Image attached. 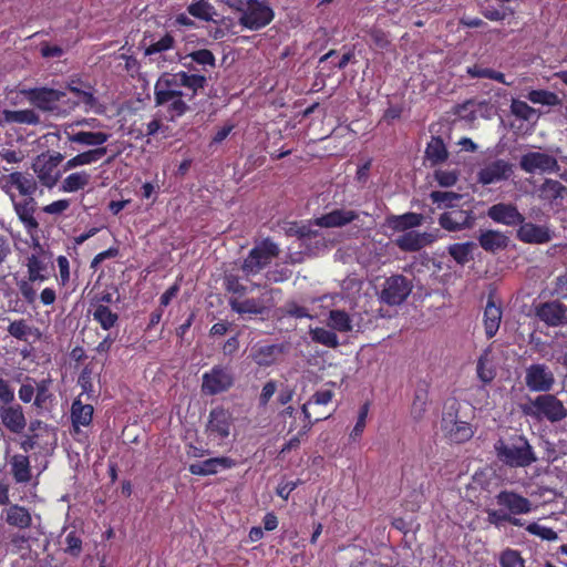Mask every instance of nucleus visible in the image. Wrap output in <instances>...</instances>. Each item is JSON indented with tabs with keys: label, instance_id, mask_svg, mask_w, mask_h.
Segmentation results:
<instances>
[{
	"label": "nucleus",
	"instance_id": "nucleus-1",
	"mask_svg": "<svg viewBox=\"0 0 567 567\" xmlns=\"http://www.w3.org/2000/svg\"><path fill=\"white\" fill-rule=\"evenodd\" d=\"M207 85V78L199 73L178 71L163 73L154 85L156 106H166L171 120L182 117L189 111L188 102L193 101Z\"/></svg>",
	"mask_w": 567,
	"mask_h": 567
},
{
	"label": "nucleus",
	"instance_id": "nucleus-2",
	"mask_svg": "<svg viewBox=\"0 0 567 567\" xmlns=\"http://www.w3.org/2000/svg\"><path fill=\"white\" fill-rule=\"evenodd\" d=\"M494 502L497 508L486 509V520L495 528L504 527L506 524L524 527L526 522L519 516L527 515L534 509L529 498L512 489L499 491L494 496Z\"/></svg>",
	"mask_w": 567,
	"mask_h": 567
},
{
	"label": "nucleus",
	"instance_id": "nucleus-3",
	"mask_svg": "<svg viewBox=\"0 0 567 567\" xmlns=\"http://www.w3.org/2000/svg\"><path fill=\"white\" fill-rule=\"evenodd\" d=\"M9 178L11 189L18 192V195L14 193L11 194L14 209L19 218L28 228L33 245H35V237L33 235V231L35 230V202L32 197V194L35 190V183L30 181L20 172L11 173Z\"/></svg>",
	"mask_w": 567,
	"mask_h": 567
},
{
	"label": "nucleus",
	"instance_id": "nucleus-4",
	"mask_svg": "<svg viewBox=\"0 0 567 567\" xmlns=\"http://www.w3.org/2000/svg\"><path fill=\"white\" fill-rule=\"evenodd\" d=\"M497 460L511 468H524L537 461L533 446L524 435L498 439L494 443Z\"/></svg>",
	"mask_w": 567,
	"mask_h": 567
},
{
	"label": "nucleus",
	"instance_id": "nucleus-5",
	"mask_svg": "<svg viewBox=\"0 0 567 567\" xmlns=\"http://www.w3.org/2000/svg\"><path fill=\"white\" fill-rule=\"evenodd\" d=\"M520 411L525 416L535 420H546L556 423L567 417V409L564 403L550 393L539 394L534 399H528L526 403L520 404Z\"/></svg>",
	"mask_w": 567,
	"mask_h": 567
},
{
	"label": "nucleus",
	"instance_id": "nucleus-6",
	"mask_svg": "<svg viewBox=\"0 0 567 567\" xmlns=\"http://www.w3.org/2000/svg\"><path fill=\"white\" fill-rule=\"evenodd\" d=\"M235 384L233 369L226 364H215L202 375L200 391L204 395L214 396L228 392Z\"/></svg>",
	"mask_w": 567,
	"mask_h": 567
},
{
	"label": "nucleus",
	"instance_id": "nucleus-7",
	"mask_svg": "<svg viewBox=\"0 0 567 567\" xmlns=\"http://www.w3.org/2000/svg\"><path fill=\"white\" fill-rule=\"evenodd\" d=\"M64 159V155L60 151L42 152L38 155V182L48 188H53L61 179L64 169V165L61 167V163Z\"/></svg>",
	"mask_w": 567,
	"mask_h": 567
},
{
	"label": "nucleus",
	"instance_id": "nucleus-8",
	"mask_svg": "<svg viewBox=\"0 0 567 567\" xmlns=\"http://www.w3.org/2000/svg\"><path fill=\"white\" fill-rule=\"evenodd\" d=\"M234 417L231 412L224 406H216L209 411L205 425V433L210 442L220 446L230 435Z\"/></svg>",
	"mask_w": 567,
	"mask_h": 567
},
{
	"label": "nucleus",
	"instance_id": "nucleus-9",
	"mask_svg": "<svg viewBox=\"0 0 567 567\" xmlns=\"http://www.w3.org/2000/svg\"><path fill=\"white\" fill-rule=\"evenodd\" d=\"M279 255L278 246L269 239L255 246L244 259L241 270L246 277L259 274Z\"/></svg>",
	"mask_w": 567,
	"mask_h": 567
},
{
	"label": "nucleus",
	"instance_id": "nucleus-10",
	"mask_svg": "<svg viewBox=\"0 0 567 567\" xmlns=\"http://www.w3.org/2000/svg\"><path fill=\"white\" fill-rule=\"evenodd\" d=\"M275 18L271 7L264 0H248L241 11L239 24L248 30L257 31L268 25Z\"/></svg>",
	"mask_w": 567,
	"mask_h": 567
},
{
	"label": "nucleus",
	"instance_id": "nucleus-11",
	"mask_svg": "<svg viewBox=\"0 0 567 567\" xmlns=\"http://www.w3.org/2000/svg\"><path fill=\"white\" fill-rule=\"evenodd\" d=\"M534 313L547 327L558 328L567 326V305L558 299L535 305Z\"/></svg>",
	"mask_w": 567,
	"mask_h": 567
},
{
	"label": "nucleus",
	"instance_id": "nucleus-12",
	"mask_svg": "<svg viewBox=\"0 0 567 567\" xmlns=\"http://www.w3.org/2000/svg\"><path fill=\"white\" fill-rule=\"evenodd\" d=\"M412 288V282L405 276L393 275L385 279L380 299L389 306H399L406 300Z\"/></svg>",
	"mask_w": 567,
	"mask_h": 567
},
{
	"label": "nucleus",
	"instance_id": "nucleus-13",
	"mask_svg": "<svg viewBox=\"0 0 567 567\" xmlns=\"http://www.w3.org/2000/svg\"><path fill=\"white\" fill-rule=\"evenodd\" d=\"M476 217L472 209L451 207L439 217L440 226L447 231H460L474 227Z\"/></svg>",
	"mask_w": 567,
	"mask_h": 567
},
{
	"label": "nucleus",
	"instance_id": "nucleus-14",
	"mask_svg": "<svg viewBox=\"0 0 567 567\" xmlns=\"http://www.w3.org/2000/svg\"><path fill=\"white\" fill-rule=\"evenodd\" d=\"M555 233L548 224H534L532 221L519 223L516 229V238L528 245H544L553 240Z\"/></svg>",
	"mask_w": 567,
	"mask_h": 567
},
{
	"label": "nucleus",
	"instance_id": "nucleus-15",
	"mask_svg": "<svg viewBox=\"0 0 567 567\" xmlns=\"http://www.w3.org/2000/svg\"><path fill=\"white\" fill-rule=\"evenodd\" d=\"M525 383L533 392L547 393L555 384V377L546 364L534 363L526 369Z\"/></svg>",
	"mask_w": 567,
	"mask_h": 567
},
{
	"label": "nucleus",
	"instance_id": "nucleus-16",
	"mask_svg": "<svg viewBox=\"0 0 567 567\" xmlns=\"http://www.w3.org/2000/svg\"><path fill=\"white\" fill-rule=\"evenodd\" d=\"M334 396L332 390H319L312 394V396L301 406V414L303 415V424L300 427V434L307 435L311 430L312 425L319 421L327 420L330 417V413L323 414L320 413L315 420L311 419V413L309 412V408L311 405H327L329 404Z\"/></svg>",
	"mask_w": 567,
	"mask_h": 567
},
{
	"label": "nucleus",
	"instance_id": "nucleus-17",
	"mask_svg": "<svg viewBox=\"0 0 567 567\" xmlns=\"http://www.w3.org/2000/svg\"><path fill=\"white\" fill-rule=\"evenodd\" d=\"M519 167L528 174H534L537 171L540 173H555L559 168L558 162L553 155L542 152L524 154L520 157Z\"/></svg>",
	"mask_w": 567,
	"mask_h": 567
},
{
	"label": "nucleus",
	"instance_id": "nucleus-18",
	"mask_svg": "<svg viewBox=\"0 0 567 567\" xmlns=\"http://www.w3.org/2000/svg\"><path fill=\"white\" fill-rule=\"evenodd\" d=\"M513 174V164L506 159H495L477 172V183L483 186L507 181Z\"/></svg>",
	"mask_w": 567,
	"mask_h": 567
},
{
	"label": "nucleus",
	"instance_id": "nucleus-19",
	"mask_svg": "<svg viewBox=\"0 0 567 567\" xmlns=\"http://www.w3.org/2000/svg\"><path fill=\"white\" fill-rule=\"evenodd\" d=\"M442 430L446 437L456 444L465 443L474 435L473 426L468 422L457 420L456 415L451 413L443 416Z\"/></svg>",
	"mask_w": 567,
	"mask_h": 567
},
{
	"label": "nucleus",
	"instance_id": "nucleus-20",
	"mask_svg": "<svg viewBox=\"0 0 567 567\" xmlns=\"http://www.w3.org/2000/svg\"><path fill=\"white\" fill-rule=\"evenodd\" d=\"M487 216L494 223L508 227H516L525 220V216L518 210L513 203H497L488 207Z\"/></svg>",
	"mask_w": 567,
	"mask_h": 567
},
{
	"label": "nucleus",
	"instance_id": "nucleus-21",
	"mask_svg": "<svg viewBox=\"0 0 567 567\" xmlns=\"http://www.w3.org/2000/svg\"><path fill=\"white\" fill-rule=\"evenodd\" d=\"M236 466V461L228 456L210 457L202 462L193 463L188 471L193 475L207 476L217 474L220 470H229Z\"/></svg>",
	"mask_w": 567,
	"mask_h": 567
},
{
	"label": "nucleus",
	"instance_id": "nucleus-22",
	"mask_svg": "<svg viewBox=\"0 0 567 567\" xmlns=\"http://www.w3.org/2000/svg\"><path fill=\"white\" fill-rule=\"evenodd\" d=\"M435 239V236L430 233L409 230L399 236L394 244L402 251L415 252L432 244Z\"/></svg>",
	"mask_w": 567,
	"mask_h": 567
},
{
	"label": "nucleus",
	"instance_id": "nucleus-23",
	"mask_svg": "<svg viewBox=\"0 0 567 567\" xmlns=\"http://www.w3.org/2000/svg\"><path fill=\"white\" fill-rule=\"evenodd\" d=\"M358 218L359 214L355 210L338 208L316 217L312 224L323 228H338L349 225Z\"/></svg>",
	"mask_w": 567,
	"mask_h": 567
},
{
	"label": "nucleus",
	"instance_id": "nucleus-24",
	"mask_svg": "<svg viewBox=\"0 0 567 567\" xmlns=\"http://www.w3.org/2000/svg\"><path fill=\"white\" fill-rule=\"evenodd\" d=\"M229 306L233 311L238 315H256L262 316L268 312L270 306L266 305L264 298H247L240 300L239 298H230Z\"/></svg>",
	"mask_w": 567,
	"mask_h": 567
},
{
	"label": "nucleus",
	"instance_id": "nucleus-25",
	"mask_svg": "<svg viewBox=\"0 0 567 567\" xmlns=\"http://www.w3.org/2000/svg\"><path fill=\"white\" fill-rule=\"evenodd\" d=\"M94 409L91 404H84L80 399L73 401L71 406L72 433L80 434V426H89L93 420Z\"/></svg>",
	"mask_w": 567,
	"mask_h": 567
},
{
	"label": "nucleus",
	"instance_id": "nucleus-26",
	"mask_svg": "<svg viewBox=\"0 0 567 567\" xmlns=\"http://www.w3.org/2000/svg\"><path fill=\"white\" fill-rule=\"evenodd\" d=\"M480 246L487 252L495 254L508 246L509 238L499 230H482L478 238Z\"/></svg>",
	"mask_w": 567,
	"mask_h": 567
},
{
	"label": "nucleus",
	"instance_id": "nucleus-27",
	"mask_svg": "<svg viewBox=\"0 0 567 567\" xmlns=\"http://www.w3.org/2000/svg\"><path fill=\"white\" fill-rule=\"evenodd\" d=\"M502 307L497 306L494 301V298L489 296L484 309L483 320L487 339L493 338L497 333L502 320Z\"/></svg>",
	"mask_w": 567,
	"mask_h": 567
},
{
	"label": "nucleus",
	"instance_id": "nucleus-28",
	"mask_svg": "<svg viewBox=\"0 0 567 567\" xmlns=\"http://www.w3.org/2000/svg\"><path fill=\"white\" fill-rule=\"evenodd\" d=\"M65 96L66 93L60 90L38 87V110L60 114L59 102Z\"/></svg>",
	"mask_w": 567,
	"mask_h": 567
},
{
	"label": "nucleus",
	"instance_id": "nucleus-29",
	"mask_svg": "<svg viewBox=\"0 0 567 567\" xmlns=\"http://www.w3.org/2000/svg\"><path fill=\"white\" fill-rule=\"evenodd\" d=\"M284 351L281 344H266L255 347L251 350L250 357L252 361L259 367H270L276 361L278 355Z\"/></svg>",
	"mask_w": 567,
	"mask_h": 567
},
{
	"label": "nucleus",
	"instance_id": "nucleus-30",
	"mask_svg": "<svg viewBox=\"0 0 567 567\" xmlns=\"http://www.w3.org/2000/svg\"><path fill=\"white\" fill-rule=\"evenodd\" d=\"M539 198L558 205L567 196V187L557 179L546 178L539 187Z\"/></svg>",
	"mask_w": 567,
	"mask_h": 567
},
{
	"label": "nucleus",
	"instance_id": "nucleus-31",
	"mask_svg": "<svg viewBox=\"0 0 567 567\" xmlns=\"http://www.w3.org/2000/svg\"><path fill=\"white\" fill-rule=\"evenodd\" d=\"M422 221L423 216L413 212H409L402 215H391L386 218V224L392 230L403 233L419 227Z\"/></svg>",
	"mask_w": 567,
	"mask_h": 567
},
{
	"label": "nucleus",
	"instance_id": "nucleus-32",
	"mask_svg": "<svg viewBox=\"0 0 567 567\" xmlns=\"http://www.w3.org/2000/svg\"><path fill=\"white\" fill-rule=\"evenodd\" d=\"M425 157L432 166L444 163L449 157V151L441 136H432L425 148Z\"/></svg>",
	"mask_w": 567,
	"mask_h": 567
},
{
	"label": "nucleus",
	"instance_id": "nucleus-33",
	"mask_svg": "<svg viewBox=\"0 0 567 567\" xmlns=\"http://www.w3.org/2000/svg\"><path fill=\"white\" fill-rule=\"evenodd\" d=\"M106 153H107L106 147H96L93 150L82 152V153L75 155L74 157L70 158L64 164V169L70 171L72 168H75L79 166L95 163V162L100 161Z\"/></svg>",
	"mask_w": 567,
	"mask_h": 567
},
{
	"label": "nucleus",
	"instance_id": "nucleus-34",
	"mask_svg": "<svg viewBox=\"0 0 567 567\" xmlns=\"http://www.w3.org/2000/svg\"><path fill=\"white\" fill-rule=\"evenodd\" d=\"M429 402V384L425 382L419 383L414 391V396L411 405V415L414 420L419 421L423 417Z\"/></svg>",
	"mask_w": 567,
	"mask_h": 567
},
{
	"label": "nucleus",
	"instance_id": "nucleus-35",
	"mask_svg": "<svg viewBox=\"0 0 567 567\" xmlns=\"http://www.w3.org/2000/svg\"><path fill=\"white\" fill-rule=\"evenodd\" d=\"M110 136L105 132L80 131L70 135L69 141L86 146L103 147L102 145L109 141Z\"/></svg>",
	"mask_w": 567,
	"mask_h": 567
},
{
	"label": "nucleus",
	"instance_id": "nucleus-36",
	"mask_svg": "<svg viewBox=\"0 0 567 567\" xmlns=\"http://www.w3.org/2000/svg\"><path fill=\"white\" fill-rule=\"evenodd\" d=\"M90 178V174L85 171L72 173L63 179L60 190L64 193H74L80 189H84L89 185Z\"/></svg>",
	"mask_w": 567,
	"mask_h": 567
},
{
	"label": "nucleus",
	"instance_id": "nucleus-37",
	"mask_svg": "<svg viewBox=\"0 0 567 567\" xmlns=\"http://www.w3.org/2000/svg\"><path fill=\"white\" fill-rule=\"evenodd\" d=\"M187 12L199 20L209 22L214 21V14H216V10L214 6L207 0H194L188 7Z\"/></svg>",
	"mask_w": 567,
	"mask_h": 567
},
{
	"label": "nucleus",
	"instance_id": "nucleus-38",
	"mask_svg": "<svg viewBox=\"0 0 567 567\" xmlns=\"http://www.w3.org/2000/svg\"><path fill=\"white\" fill-rule=\"evenodd\" d=\"M31 520L30 513L22 506L12 505L7 511L6 522L9 525L25 528L31 524Z\"/></svg>",
	"mask_w": 567,
	"mask_h": 567
},
{
	"label": "nucleus",
	"instance_id": "nucleus-39",
	"mask_svg": "<svg viewBox=\"0 0 567 567\" xmlns=\"http://www.w3.org/2000/svg\"><path fill=\"white\" fill-rule=\"evenodd\" d=\"M28 272H29V281H20L19 288L21 295L29 302H33L35 300V291L33 290L32 284L35 281V254H31L28 257Z\"/></svg>",
	"mask_w": 567,
	"mask_h": 567
},
{
	"label": "nucleus",
	"instance_id": "nucleus-40",
	"mask_svg": "<svg viewBox=\"0 0 567 567\" xmlns=\"http://www.w3.org/2000/svg\"><path fill=\"white\" fill-rule=\"evenodd\" d=\"M466 73L472 79H489V80H494V81L505 84V85H511V83L506 82L504 73H502L499 71H495L489 68H482L478 64L467 66Z\"/></svg>",
	"mask_w": 567,
	"mask_h": 567
},
{
	"label": "nucleus",
	"instance_id": "nucleus-41",
	"mask_svg": "<svg viewBox=\"0 0 567 567\" xmlns=\"http://www.w3.org/2000/svg\"><path fill=\"white\" fill-rule=\"evenodd\" d=\"M477 378L484 383H491L496 377V370L491 363L488 351L485 350L478 358L476 364Z\"/></svg>",
	"mask_w": 567,
	"mask_h": 567
},
{
	"label": "nucleus",
	"instance_id": "nucleus-42",
	"mask_svg": "<svg viewBox=\"0 0 567 567\" xmlns=\"http://www.w3.org/2000/svg\"><path fill=\"white\" fill-rule=\"evenodd\" d=\"M527 99L533 104L546 106H557L561 104V99L556 93L542 89L529 91Z\"/></svg>",
	"mask_w": 567,
	"mask_h": 567
},
{
	"label": "nucleus",
	"instance_id": "nucleus-43",
	"mask_svg": "<svg viewBox=\"0 0 567 567\" xmlns=\"http://www.w3.org/2000/svg\"><path fill=\"white\" fill-rule=\"evenodd\" d=\"M2 422L6 427L11 430L12 432H20L25 426V420L23 413L13 408H9L4 410L1 414Z\"/></svg>",
	"mask_w": 567,
	"mask_h": 567
},
{
	"label": "nucleus",
	"instance_id": "nucleus-44",
	"mask_svg": "<svg viewBox=\"0 0 567 567\" xmlns=\"http://www.w3.org/2000/svg\"><path fill=\"white\" fill-rule=\"evenodd\" d=\"M93 319L100 323L102 329L110 330L118 320L117 313L113 312L107 306L99 305L94 309Z\"/></svg>",
	"mask_w": 567,
	"mask_h": 567
},
{
	"label": "nucleus",
	"instance_id": "nucleus-45",
	"mask_svg": "<svg viewBox=\"0 0 567 567\" xmlns=\"http://www.w3.org/2000/svg\"><path fill=\"white\" fill-rule=\"evenodd\" d=\"M329 326L339 332H350L352 320L344 310H331L329 313Z\"/></svg>",
	"mask_w": 567,
	"mask_h": 567
},
{
	"label": "nucleus",
	"instance_id": "nucleus-46",
	"mask_svg": "<svg viewBox=\"0 0 567 567\" xmlns=\"http://www.w3.org/2000/svg\"><path fill=\"white\" fill-rule=\"evenodd\" d=\"M176 40L174 35L169 32H166L158 40L153 41L146 49L145 55H153L156 53L166 52L175 48Z\"/></svg>",
	"mask_w": 567,
	"mask_h": 567
},
{
	"label": "nucleus",
	"instance_id": "nucleus-47",
	"mask_svg": "<svg viewBox=\"0 0 567 567\" xmlns=\"http://www.w3.org/2000/svg\"><path fill=\"white\" fill-rule=\"evenodd\" d=\"M498 563L501 567H525L520 551L509 547L501 551Z\"/></svg>",
	"mask_w": 567,
	"mask_h": 567
},
{
	"label": "nucleus",
	"instance_id": "nucleus-48",
	"mask_svg": "<svg viewBox=\"0 0 567 567\" xmlns=\"http://www.w3.org/2000/svg\"><path fill=\"white\" fill-rule=\"evenodd\" d=\"M11 465L12 474L17 482H25L30 478L29 460L27 456H13Z\"/></svg>",
	"mask_w": 567,
	"mask_h": 567
},
{
	"label": "nucleus",
	"instance_id": "nucleus-49",
	"mask_svg": "<svg viewBox=\"0 0 567 567\" xmlns=\"http://www.w3.org/2000/svg\"><path fill=\"white\" fill-rule=\"evenodd\" d=\"M311 337L315 342L329 348H337L339 346L338 336L333 331L324 328H316L311 330Z\"/></svg>",
	"mask_w": 567,
	"mask_h": 567
},
{
	"label": "nucleus",
	"instance_id": "nucleus-50",
	"mask_svg": "<svg viewBox=\"0 0 567 567\" xmlns=\"http://www.w3.org/2000/svg\"><path fill=\"white\" fill-rule=\"evenodd\" d=\"M82 537L79 532L71 530L66 534L63 545L64 551L72 557H79L82 553Z\"/></svg>",
	"mask_w": 567,
	"mask_h": 567
},
{
	"label": "nucleus",
	"instance_id": "nucleus-51",
	"mask_svg": "<svg viewBox=\"0 0 567 567\" xmlns=\"http://www.w3.org/2000/svg\"><path fill=\"white\" fill-rule=\"evenodd\" d=\"M190 59L192 62H195L199 65L209 66L214 69L216 66V58L214 53L208 49H199L188 53L184 60Z\"/></svg>",
	"mask_w": 567,
	"mask_h": 567
},
{
	"label": "nucleus",
	"instance_id": "nucleus-52",
	"mask_svg": "<svg viewBox=\"0 0 567 567\" xmlns=\"http://www.w3.org/2000/svg\"><path fill=\"white\" fill-rule=\"evenodd\" d=\"M524 527L530 535L537 536L543 540L555 542L558 539V534L553 528L542 526L535 522L525 524Z\"/></svg>",
	"mask_w": 567,
	"mask_h": 567
},
{
	"label": "nucleus",
	"instance_id": "nucleus-53",
	"mask_svg": "<svg viewBox=\"0 0 567 567\" xmlns=\"http://www.w3.org/2000/svg\"><path fill=\"white\" fill-rule=\"evenodd\" d=\"M472 247V243L454 244L449 247V254L456 262L463 265L470 260Z\"/></svg>",
	"mask_w": 567,
	"mask_h": 567
},
{
	"label": "nucleus",
	"instance_id": "nucleus-54",
	"mask_svg": "<svg viewBox=\"0 0 567 567\" xmlns=\"http://www.w3.org/2000/svg\"><path fill=\"white\" fill-rule=\"evenodd\" d=\"M61 133L58 128L48 132L38 138V147L47 148L51 153L60 150Z\"/></svg>",
	"mask_w": 567,
	"mask_h": 567
},
{
	"label": "nucleus",
	"instance_id": "nucleus-55",
	"mask_svg": "<svg viewBox=\"0 0 567 567\" xmlns=\"http://www.w3.org/2000/svg\"><path fill=\"white\" fill-rule=\"evenodd\" d=\"M430 198L434 204H444V206L450 209L456 206L454 202L460 200L462 195L454 192L433 190L430 194Z\"/></svg>",
	"mask_w": 567,
	"mask_h": 567
},
{
	"label": "nucleus",
	"instance_id": "nucleus-56",
	"mask_svg": "<svg viewBox=\"0 0 567 567\" xmlns=\"http://www.w3.org/2000/svg\"><path fill=\"white\" fill-rule=\"evenodd\" d=\"M224 286L227 292L239 297L247 292V287L241 284L240 278L234 274H226L224 277Z\"/></svg>",
	"mask_w": 567,
	"mask_h": 567
},
{
	"label": "nucleus",
	"instance_id": "nucleus-57",
	"mask_svg": "<svg viewBox=\"0 0 567 567\" xmlns=\"http://www.w3.org/2000/svg\"><path fill=\"white\" fill-rule=\"evenodd\" d=\"M369 411H370L369 402H365L360 406L355 425L350 433V437L352 440H357L358 437H360L362 435V433L365 429Z\"/></svg>",
	"mask_w": 567,
	"mask_h": 567
},
{
	"label": "nucleus",
	"instance_id": "nucleus-58",
	"mask_svg": "<svg viewBox=\"0 0 567 567\" xmlns=\"http://www.w3.org/2000/svg\"><path fill=\"white\" fill-rule=\"evenodd\" d=\"M512 113L524 121H529L535 114V110L529 106L526 102L520 100H514L511 105Z\"/></svg>",
	"mask_w": 567,
	"mask_h": 567
},
{
	"label": "nucleus",
	"instance_id": "nucleus-59",
	"mask_svg": "<svg viewBox=\"0 0 567 567\" xmlns=\"http://www.w3.org/2000/svg\"><path fill=\"white\" fill-rule=\"evenodd\" d=\"M435 181L442 187H451L456 184L458 174L456 171L437 169L434 172Z\"/></svg>",
	"mask_w": 567,
	"mask_h": 567
},
{
	"label": "nucleus",
	"instance_id": "nucleus-60",
	"mask_svg": "<svg viewBox=\"0 0 567 567\" xmlns=\"http://www.w3.org/2000/svg\"><path fill=\"white\" fill-rule=\"evenodd\" d=\"M40 53L45 59H60L64 54V50L62 47L58 44H52L48 41H42L40 42Z\"/></svg>",
	"mask_w": 567,
	"mask_h": 567
},
{
	"label": "nucleus",
	"instance_id": "nucleus-61",
	"mask_svg": "<svg viewBox=\"0 0 567 567\" xmlns=\"http://www.w3.org/2000/svg\"><path fill=\"white\" fill-rule=\"evenodd\" d=\"M30 328L25 324L23 320H17L9 324L8 332L19 339L27 340L28 334H30Z\"/></svg>",
	"mask_w": 567,
	"mask_h": 567
},
{
	"label": "nucleus",
	"instance_id": "nucleus-62",
	"mask_svg": "<svg viewBox=\"0 0 567 567\" xmlns=\"http://www.w3.org/2000/svg\"><path fill=\"white\" fill-rule=\"evenodd\" d=\"M372 44L379 49H386L390 44L388 34L379 28H372L368 32Z\"/></svg>",
	"mask_w": 567,
	"mask_h": 567
},
{
	"label": "nucleus",
	"instance_id": "nucleus-63",
	"mask_svg": "<svg viewBox=\"0 0 567 567\" xmlns=\"http://www.w3.org/2000/svg\"><path fill=\"white\" fill-rule=\"evenodd\" d=\"M292 272L287 267L275 268L266 272V279L269 282H284L291 277Z\"/></svg>",
	"mask_w": 567,
	"mask_h": 567
},
{
	"label": "nucleus",
	"instance_id": "nucleus-64",
	"mask_svg": "<svg viewBox=\"0 0 567 567\" xmlns=\"http://www.w3.org/2000/svg\"><path fill=\"white\" fill-rule=\"evenodd\" d=\"M551 295L560 298H567V272L555 278Z\"/></svg>",
	"mask_w": 567,
	"mask_h": 567
}]
</instances>
